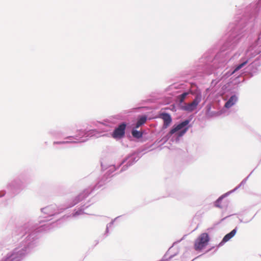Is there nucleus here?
I'll return each mask as SVG.
<instances>
[{"label": "nucleus", "instance_id": "nucleus-1", "mask_svg": "<svg viewBox=\"0 0 261 261\" xmlns=\"http://www.w3.org/2000/svg\"><path fill=\"white\" fill-rule=\"evenodd\" d=\"M92 189H85L77 196L69 200L66 205L58 206L51 204L41 208V212L46 216L40 217L37 222L30 220L22 225L15 228L13 234L19 236L22 240L15 248L28 250L24 257L33 251L40 243L39 232L48 230L56 224V222L47 223L53 219L54 217L67 208L73 207L85 198L91 192Z\"/></svg>", "mask_w": 261, "mask_h": 261}, {"label": "nucleus", "instance_id": "nucleus-2", "mask_svg": "<svg viewBox=\"0 0 261 261\" xmlns=\"http://www.w3.org/2000/svg\"><path fill=\"white\" fill-rule=\"evenodd\" d=\"M258 10L256 4L251 5L247 9L245 18L242 19L234 29L232 30L233 28L229 27L231 28V33L222 46L221 52L216 56L217 58L224 57L222 60V65H220V67L224 66L231 59L228 55L229 50H232L236 47L241 37L250 34L254 31L258 20Z\"/></svg>", "mask_w": 261, "mask_h": 261}, {"label": "nucleus", "instance_id": "nucleus-3", "mask_svg": "<svg viewBox=\"0 0 261 261\" xmlns=\"http://www.w3.org/2000/svg\"><path fill=\"white\" fill-rule=\"evenodd\" d=\"M190 122V119H186L177 125H174L169 132V133L166 136H164L161 139L159 142H161L162 144H164L169 140V139L173 134H175L178 131H179L177 133L178 137L182 136L188 131L189 127L187 126L189 124Z\"/></svg>", "mask_w": 261, "mask_h": 261}, {"label": "nucleus", "instance_id": "nucleus-4", "mask_svg": "<svg viewBox=\"0 0 261 261\" xmlns=\"http://www.w3.org/2000/svg\"><path fill=\"white\" fill-rule=\"evenodd\" d=\"M20 249L19 248H15L11 252L8 253L1 261H20L28 251L27 250Z\"/></svg>", "mask_w": 261, "mask_h": 261}, {"label": "nucleus", "instance_id": "nucleus-5", "mask_svg": "<svg viewBox=\"0 0 261 261\" xmlns=\"http://www.w3.org/2000/svg\"><path fill=\"white\" fill-rule=\"evenodd\" d=\"M102 186V184L101 183V181H100L94 187L90 186L88 188V189H92V191L85 198H84L82 201H81V202H82V203L81 204L80 207H79L77 209L74 210V212L72 214V216L73 217H77L79 216H80V215L85 214V213L84 212V211L87 208H88L90 205V204L88 203H86L83 204V201L84 200L93 192V191H94L95 189H97L99 188ZM86 189H87V188ZM79 203H80V202Z\"/></svg>", "mask_w": 261, "mask_h": 261}, {"label": "nucleus", "instance_id": "nucleus-6", "mask_svg": "<svg viewBox=\"0 0 261 261\" xmlns=\"http://www.w3.org/2000/svg\"><path fill=\"white\" fill-rule=\"evenodd\" d=\"M210 241V237L207 233H201L195 240L194 248L196 250H200L204 248Z\"/></svg>", "mask_w": 261, "mask_h": 261}, {"label": "nucleus", "instance_id": "nucleus-7", "mask_svg": "<svg viewBox=\"0 0 261 261\" xmlns=\"http://www.w3.org/2000/svg\"><path fill=\"white\" fill-rule=\"evenodd\" d=\"M201 94L200 93H197L192 102L186 103L185 106H182V110L189 112H193L196 109L198 105L201 102Z\"/></svg>", "mask_w": 261, "mask_h": 261}, {"label": "nucleus", "instance_id": "nucleus-8", "mask_svg": "<svg viewBox=\"0 0 261 261\" xmlns=\"http://www.w3.org/2000/svg\"><path fill=\"white\" fill-rule=\"evenodd\" d=\"M93 131L92 130H78L77 131V134L75 136H68L65 139H74L77 141H81L83 140H86V141L87 140V139H83V138H87L89 137H91L93 136Z\"/></svg>", "mask_w": 261, "mask_h": 261}, {"label": "nucleus", "instance_id": "nucleus-9", "mask_svg": "<svg viewBox=\"0 0 261 261\" xmlns=\"http://www.w3.org/2000/svg\"><path fill=\"white\" fill-rule=\"evenodd\" d=\"M250 52L251 57L256 56L261 52V34L259 35L258 40L252 46H250L247 51V54L249 56Z\"/></svg>", "mask_w": 261, "mask_h": 261}, {"label": "nucleus", "instance_id": "nucleus-10", "mask_svg": "<svg viewBox=\"0 0 261 261\" xmlns=\"http://www.w3.org/2000/svg\"><path fill=\"white\" fill-rule=\"evenodd\" d=\"M139 159V157L137 154L134 153L129 155L121 163V164H124L125 163H126V164L121 168L120 172L126 170L128 168V167L133 165L135 163L138 161Z\"/></svg>", "mask_w": 261, "mask_h": 261}, {"label": "nucleus", "instance_id": "nucleus-11", "mask_svg": "<svg viewBox=\"0 0 261 261\" xmlns=\"http://www.w3.org/2000/svg\"><path fill=\"white\" fill-rule=\"evenodd\" d=\"M126 124L125 122H122L115 128L113 133L112 137L115 139H120L123 137L125 135V130Z\"/></svg>", "mask_w": 261, "mask_h": 261}, {"label": "nucleus", "instance_id": "nucleus-12", "mask_svg": "<svg viewBox=\"0 0 261 261\" xmlns=\"http://www.w3.org/2000/svg\"><path fill=\"white\" fill-rule=\"evenodd\" d=\"M205 60L206 59L205 58L202 57L195 63V66L197 67V70H202L205 73V74H210L212 72L211 71H207V69L210 67V66L206 63Z\"/></svg>", "mask_w": 261, "mask_h": 261}, {"label": "nucleus", "instance_id": "nucleus-13", "mask_svg": "<svg viewBox=\"0 0 261 261\" xmlns=\"http://www.w3.org/2000/svg\"><path fill=\"white\" fill-rule=\"evenodd\" d=\"M22 181L19 178H16L9 182L7 186L8 190L13 193L21 187Z\"/></svg>", "mask_w": 261, "mask_h": 261}, {"label": "nucleus", "instance_id": "nucleus-14", "mask_svg": "<svg viewBox=\"0 0 261 261\" xmlns=\"http://www.w3.org/2000/svg\"><path fill=\"white\" fill-rule=\"evenodd\" d=\"M248 62V60H246L244 62H243L242 63L239 64L237 65L236 67V68L232 70V71H227L225 73H223V75L221 76V79H226L229 76L231 75L232 74H233L236 71H238L240 69H241L243 66H244L245 65H246Z\"/></svg>", "mask_w": 261, "mask_h": 261}, {"label": "nucleus", "instance_id": "nucleus-15", "mask_svg": "<svg viewBox=\"0 0 261 261\" xmlns=\"http://www.w3.org/2000/svg\"><path fill=\"white\" fill-rule=\"evenodd\" d=\"M161 118L164 121L163 128H167L172 122L171 116L167 113H163L161 114Z\"/></svg>", "mask_w": 261, "mask_h": 261}, {"label": "nucleus", "instance_id": "nucleus-16", "mask_svg": "<svg viewBox=\"0 0 261 261\" xmlns=\"http://www.w3.org/2000/svg\"><path fill=\"white\" fill-rule=\"evenodd\" d=\"M237 227L232 230L229 233L226 234L223 238L222 241L219 244V246L223 245L224 243L230 240L232 237L234 236L237 231Z\"/></svg>", "mask_w": 261, "mask_h": 261}, {"label": "nucleus", "instance_id": "nucleus-17", "mask_svg": "<svg viewBox=\"0 0 261 261\" xmlns=\"http://www.w3.org/2000/svg\"><path fill=\"white\" fill-rule=\"evenodd\" d=\"M238 101V97L236 95H233L228 99L225 103L224 107L229 109L236 103Z\"/></svg>", "mask_w": 261, "mask_h": 261}, {"label": "nucleus", "instance_id": "nucleus-18", "mask_svg": "<svg viewBox=\"0 0 261 261\" xmlns=\"http://www.w3.org/2000/svg\"><path fill=\"white\" fill-rule=\"evenodd\" d=\"M121 216H118V217H116L115 219H113L111 222H110L109 223L107 224L106 231H105V233L103 234V236H105V237L108 236V235L109 234V228L113 227V226L114 224V222L117 219H118Z\"/></svg>", "mask_w": 261, "mask_h": 261}, {"label": "nucleus", "instance_id": "nucleus-19", "mask_svg": "<svg viewBox=\"0 0 261 261\" xmlns=\"http://www.w3.org/2000/svg\"><path fill=\"white\" fill-rule=\"evenodd\" d=\"M207 110L206 112V115L207 117H212L215 116H218L220 115V113L219 112L213 111L211 112V106H207L206 107Z\"/></svg>", "mask_w": 261, "mask_h": 261}, {"label": "nucleus", "instance_id": "nucleus-20", "mask_svg": "<svg viewBox=\"0 0 261 261\" xmlns=\"http://www.w3.org/2000/svg\"><path fill=\"white\" fill-rule=\"evenodd\" d=\"M232 191H229L224 195L221 196L215 202V206L218 207H221L220 203L222 199L226 196H228L230 193H231Z\"/></svg>", "mask_w": 261, "mask_h": 261}, {"label": "nucleus", "instance_id": "nucleus-21", "mask_svg": "<svg viewBox=\"0 0 261 261\" xmlns=\"http://www.w3.org/2000/svg\"><path fill=\"white\" fill-rule=\"evenodd\" d=\"M146 120V117L145 116H142L140 117L137 122L136 127L138 128L141 126L142 124L145 123Z\"/></svg>", "mask_w": 261, "mask_h": 261}, {"label": "nucleus", "instance_id": "nucleus-22", "mask_svg": "<svg viewBox=\"0 0 261 261\" xmlns=\"http://www.w3.org/2000/svg\"><path fill=\"white\" fill-rule=\"evenodd\" d=\"M132 134L134 138L137 139L141 138L143 135L142 132L134 129L132 130Z\"/></svg>", "mask_w": 261, "mask_h": 261}, {"label": "nucleus", "instance_id": "nucleus-23", "mask_svg": "<svg viewBox=\"0 0 261 261\" xmlns=\"http://www.w3.org/2000/svg\"><path fill=\"white\" fill-rule=\"evenodd\" d=\"M252 173V171L250 173V174L247 177L244 178L237 187H236L233 190H231V191H232V193L233 192L235 191L236 190H237V189H238L242 186L245 185L246 184L248 178H249V176L251 175V174Z\"/></svg>", "mask_w": 261, "mask_h": 261}, {"label": "nucleus", "instance_id": "nucleus-24", "mask_svg": "<svg viewBox=\"0 0 261 261\" xmlns=\"http://www.w3.org/2000/svg\"><path fill=\"white\" fill-rule=\"evenodd\" d=\"M48 134L49 135H50L51 136H53V137H59L61 136V133L58 131V130H50L49 132H48Z\"/></svg>", "mask_w": 261, "mask_h": 261}, {"label": "nucleus", "instance_id": "nucleus-25", "mask_svg": "<svg viewBox=\"0 0 261 261\" xmlns=\"http://www.w3.org/2000/svg\"><path fill=\"white\" fill-rule=\"evenodd\" d=\"M77 142V141H54L53 142V144L55 145V144H68V143H76Z\"/></svg>", "mask_w": 261, "mask_h": 261}, {"label": "nucleus", "instance_id": "nucleus-26", "mask_svg": "<svg viewBox=\"0 0 261 261\" xmlns=\"http://www.w3.org/2000/svg\"><path fill=\"white\" fill-rule=\"evenodd\" d=\"M188 92H184L180 95H179L178 99L180 102H182L188 95Z\"/></svg>", "mask_w": 261, "mask_h": 261}, {"label": "nucleus", "instance_id": "nucleus-27", "mask_svg": "<svg viewBox=\"0 0 261 261\" xmlns=\"http://www.w3.org/2000/svg\"><path fill=\"white\" fill-rule=\"evenodd\" d=\"M253 217H252L250 218H246L245 219H243V218H239V221L240 223H248L250 221H251L252 220V219H253Z\"/></svg>", "mask_w": 261, "mask_h": 261}, {"label": "nucleus", "instance_id": "nucleus-28", "mask_svg": "<svg viewBox=\"0 0 261 261\" xmlns=\"http://www.w3.org/2000/svg\"><path fill=\"white\" fill-rule=\"evenodd\" d=\"M222 79L221 77L220 79H215V80H212V81L211 82V85L213 86H215Z\"/></svg>", "mask_w": 261, "mask_h": 261}, {"label": "nucleus", "instance_id": "nucleus-29", "mask_svg": "<svg viewBox=\"0 0 261 261\" xmlns=\"http://www.w3.org/2000/svg\"><path fill=\"white\" fill-rule=\"evenodd\" d=\"M67 140L66 141H77L76 143H81V142H86V140H83L81 141H77L76 140H75L74 139H67Z\"/></svg>", "mask_w": 261, "mask_h": 261}, {"label": "nucleus", "instance_id": "nucleus-30", "mask_svg": "<svg viewBox=\"0 0 261 261\" xmlns=\"http://www.w3.org/2000/svg\"><path fill=\"white\" fill-rule=\"evenodd\" d=\"M114 170H116V168L115 166L113 165L109 167L108 172L112 173Z\"/></svg>", "mask_w": 261, "mask_h": 261}, {"label": "nucleus", "instance_id": "nucleus-31", "mask_svg": "<svg viewBox=\"0 0 261 261\" xmlns=\"http://www.w3.org/2000/svg\"><path fill=\"white\" fill-rule=\"evenodd\" d=\"M6 194V192L5 191H1L0 192V198L3 197Z\"/></svg>", "mask_w": 261, "mask_h": 261}, {"label": "nucleus", "instance_id": "nucleus-32", "mask_svg": "<svg viewBox=\"0 0 261 261\" xmlns=\"http://www.w3.org/2000/svg\"><path fill=\"white\" fill-rule=\"evenodd\" d=\"M117 118L119 119H121V116L120 115L116 116Z\"/></svg>", "mask_w": 261, "mask_h": 261}]
</instances>
